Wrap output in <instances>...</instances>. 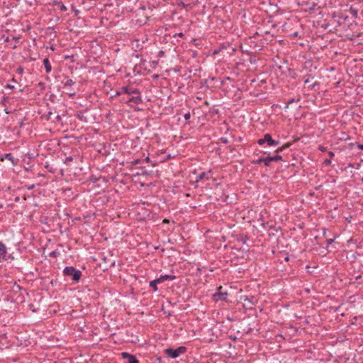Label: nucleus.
<instances>
[{"label": "nucleus", "mask_w": 363, "mask_h": 363, "mask_svg": "<svg viewBox=\"0 0 363 363\" xmlns=\"http://www.w3.org/2000/svg\"><path fill=\"white\" fill-rule=\"evenodd\" d=\"M353 23H354V20L349 17L347 11L334 12L332 14L331 18L328 23L323 25V27L325 29H328L329 27H332L335 30H337L338 28L346 30L349 28L353 24Z\"/></svg>", "instance_id": "nucleus-1"}, {"label": "nucleus", "mask_w": 363, "mask_h": 363, "mask_svg": "<svg viewBox=\"0 0 363 363\" xmlns=\"http://www.w3.org/2000/svg\"><path fill=\"white\" fill-rule=\"evenodd\" d=\"M122 94H128L129 96H131L128 99L122 98L121 100L122 102H125L126 104L133 103L135 104H139L143 102L140 91L136 88L130 87L129 86H122L119 91H116V95L119 96Z\"/></svg>", "instance_id": "nucleus-2"}, {"label": "nucleus", "mask_w": 363, "mask_h": 363, "mask_svg": "<svg viewBox=\"0 0 363 363\" xmlns=\"http://www.w3.org/2000/svg\"><path fill=\"white\" fill-rule=\"evenodd\" d=\"M64 275L71 278L74 282H78L82 277V272L74 267H66L63 270Z\"/></svg>", "instance_id": "nucleus-3"}, {"label": "nucleus", "mask_w": 363, "mask_h": 363, "mask_svg": "<svg viewBox=\"0 0 363 363\" xmlns=\"http://www.w3.org/2000/svg\"><path fill=\"white\" fill-rule=\"evenodd\" d=\"M187 349L184 346H180L177 349L167 348L164 350V354L168 357L176 359L179 357L181 354H184L186 352Z\"/></svg>", "instance_id": "nucleus-4"}, {"label": "nucleus", "mask_w": 363, "mask_h": 363, "mask_svg": "<svg viewBox=\"0 0 363 363\" xmlns=\"http://www.w3.org/2000/svg\"><path fill=\"white\" fill-rule=\"evenodd\" d=\"M264 143H267V145L269 147H274L278 145L280 142L279 140H274L269 133H266L264 135L262 138H260L257 140V144L259 145H262Z\"/></svg>", "instance_id": "nucleus-5"}, {"label": "nucleus", "mask_w": 363, "mask_h": 363, "mask_svg": "<svg viewBox=\"0 0 363 363\" xmlns=\"http://www.w3.org/2000/svg\"><path fill=\"white\" fill-rule=\"evenodd\" d=\"M240 300L243 301L245 307L252 308L257 303V298L254 296H241Z\"/></svg>", "instance_id": "nucleus-6"}, {"label": "nucleus", "mask_w": 363, "mask_h": 363, "mask_svg": "<svg viewBox=\"0 0 363 363\" xmlns=\"http://www.w3.org/2000/svg\"><path fill=\"white\" fill-rule=\"evenodd\" d=\"M227 291H222V286L218 288V291L213 294V300L216 301H226L228 298Z\"/></svg>", "instance_id": "nucleus-7"}, {"label": "nucleus", "mask_w": 363, "mask_h": 363, "mask_svg": "<svg viewBox=\"0 0 363 363\" xmlns=\"http://www.w3.org/2000/svg\"><path fill=\"white\" fill-rule=\"evenodd\" d=\"M8 160L11 162L13 166L16 165L19 161L18 158H15L11 153H6L1 158V161H4V160Z\"/></svg>", "instance_id": "nucleus-8"}, {"label": "nucleus", "mask_w": 363, "mask_h": 363, "mask_svg": "<svg viewBox=\"0 0 363 363\" xmlns=\"http://www.w3.org/2000/svg\"><path fill=\"white\" fill-rule=\"evenodd\" d=\"M251 163L252 164H259L261 163H264L265 167H270V160H269V157H260L257 160H253Z\"/></svg>", "instance_id": "nucleus-9"}, {"label": "nucleus", "mask_w": 363, "mask_h": 363, "mask_svg": "<svg viewBox=\"0 0 363 363\" xmlns=\"http://www.w3.org/2000/svg\"><path fill=\"white\" fill-rule=\"evenodd\" d=\"M121 356L123 358L127 359L128 363H139L137 358L131 354H129L128 352H122Z\"/></svg>", "instance_id": "nucleus-10"}, {"label": "nucleus", "mask_w": 363, "mask_h": 363, "mask_svg": "<svg viewBox=\"0 0 363 363\" xmlns=\"http://www.w3.org/2000/svg\"><path fill=\"white\" fill-rule=\"evenodd\" d=\"M302 4H305L306 6V10L308 11H315L320 7L318 6V4L315 1H303Z\"/></svg>", "instance_id": "nucleus-11"}, {"label": "nucleus", "mask_w": 363, "mask_h": 363, "mask_svg": "<svg viewBox=\"0 0 363 363\" xmlns=\"http://www.w3.org/2000/svg\"><path fill=\"white\" fill-rule=\"evenodd\" d=\"M6 247L1 241H0V261L6 259Z\"/></svg>", "instance_id": "nucleus-12"}, {"label": "nucleus", "mask_w": 363, "mask_h": 363, "mask_svg": "<svg viewBox=\"0 0 363 363\" xmlns=\"http://www.w3.org/2000/svg\"><path fill=\"white\" fill-rule=\"evenodd\" d=\"M211 173H212L211 170H209L208 172H201L196 177V182H199L203 180V179H206L207 180H208L209 175L211 174Z\"/></svg>", "instance_id": "nucleus-13"}, {"label": "nucleus", "mask_w": 363, "mask_h": 363, "mask_svg": "<svg viewBox=\"0 0 363 363\" xmlns=\"http://www.w3.org/2000/svg\"><path fill=\"white\" fill-rule=\"evenodd\" d=\"M104 262L105 264H106V269H108V268H111L114 267L116 261L114 259L112 258V256H111L109 258L104 257Z\"/></svg>", "instance_id": "nucleus-14"}, {"label": "nucleus", "mask_w": 363, "mask_h": 363, "mask_svg": "<svg viewBox=\"0 0 363 363\" xmlns=\"http://www.w3.org/2000/svg\"><path fill=\"white\" fill-rule=\"evenodd\" d=\"M63 88L65 89H69L75 84V82H74L72 79L66 78L65 81H62Z\"/></svg>", "instance_id": "nucleus-15"}, {"label": "nucleus", "mask_w": 363, "mask_h": 363, "mask_svg": "<svg viewBox=\"0 0 363 363\" xmlns=\"http://www.w3.org/2000/svg\"><path fill=\"white\" fill-rule=\"evenodd\" d=\"M176 279V276L173 274H165L162 275L160 277L158 278L159 281L161 283L165 281L167 279L169 280H174Z\"/></svg>", "instance_id": "nucleus-16"}, {"label": "nucleus", "mask_w": 363, "mask_h": 363, "mask_svg": "<svg viewBox=\"0 0 363 363\" xmlns=\"http://www.w3.org/2000/svg\"><path fill=\"white\" fill-rule=\"evenodd\" d=\"M43 65L45 69L46 73H50L52 71V66L48 58H45L43 60Z\"/></svg>", "instance_id": "nucleus-17"}, {"label": "nucleus", "mask_w": 363, "mask_h": 363, "mask_svg": "<svg viewBox=\"0 0 363 363\" xmlns=\"http://www.w3.org/2000/svg\"><path fill=\"white\" fill-rule=\"evenodd\" d=\"M158 284H160V282L159 281V279H158V278H157V279H155V280H153V281H151L150 282V288H151L154 291H157L158 290L157 286V285Z\"/></svg>", "instance_id": "nucleus-18"}, {"label": "nucleus", "mask_w": 363, "mask_h": 363, "mask_svg": "<svg viewBox=\"0 0 363 363\" xmlns=\"http://www.w3.org/2000/svg\"><path fill=\"white\" fill-rule=\"evenodd\" d=\"M269 160H270V163L272 162H279V161H282L283 160V157L281 155H274V156H272V157H269Z\"/></svg>", "instance_id": "nucleus-19"}, {"label": "nucleus", "mask_w": 363, "mask_h": 363, "mask_svg": "<svg viewBox=\"0 0 363 363\" xmlns=\"http://www.w3.org/2000/svg\"><path fill=\"white\" fill-rule=\"evenodd\" d=\"M350 13L353 18H357V16H358V11L357 9H354V8H352L351 7L347 11V13Z\"/></svg>", "instance_id": "nucleus-20"}, {"label": "nucleus", "mask_w": 363, "mask_h": 363, "mask_svg": "<svg viewBox=\"0 0 363 363\" xmlns=\"http://www.w3.org/2000/svg\"><path fill=\"white\" fill-rule=\"evenodd\" d=\"M67 90L69 91V92H67V94L69 95V96L70 98L73 99L76 95V91L72 87H71L69 89H67Z\"/></svg>", "instance_id": "nucleus-21"}, {"label": "nucleus", "mask_w": 363, "mask_h": 363, "mask_svg": "<svg viewBox=\"0 0 363 363\" xmlns=\"http://www.w3.org/2000/svg\"><path fill=\"white\" fill-rule=\"evenodd\" d=\"M289 146H290L289 143H286L282 147L277 148L275 150V152L279 153V152H282L284 150H285L286 148L289 147Z\"/></svg>", "instance_id": "nucleus-22"}, {"label": "nucleus", "mask_w": 363, "mask_h": 363, "mask_svg": "<svg viewBox=\"0 0 363 363\" xmlns=\"http://www.w3.org/2000/svg\"><path fill=\"white\" fill-rule=\"evenodd\" d=\"M359 36H360L359 33H358L357 35H355L354 33H352L351 35L350 34H347V38L350 39V40H354L355 37H359Z\"/></svg>", "instance_id": "nucleus-23"}, {"label": "nucleus", "mask_w": 363, "mask_h": 363, "mask_svg": "<svg viewBox=\"0 0 363 363\" xmlns=\"http://www.w3.org/2000/svg\"><path fill=\"white\" fill-rule=\"evenodd\" d=\"M77 118L79 119L80 121H84V112L80 111V112L77 113Z\"/></svg>", "instance_id": "nucleus-24"}, {"label": "nucleus", "mask_w": 363, "mask_h": 363, "mask_svg": "<svg viewBox=\"0 0 363 363\" xmlns=\"http://www.w3.org/2000/svg\"><path fill=\"white\" fill-rule=\"evenodd\" d=\"M23 68L22 67H18L17 69H16V72L20 74V75H22L23 73Z\"/></svg>", "instance_id": "nucleus-25"}, {"label": "nucleus", "mask_w": 363, "mask_h": 363, "mask_svg": "<svg viewBox=\"0 0 363 363\" xmlns=\"http://www.w3.org/2000/svg\"><path fill=\"white\" fill-rule=\"evenodd\" d=\"M323 164L326 166H329L331 164V160L330 159H325L323 162Z\"/></svg>", "instance_id": "nucleus-26"}, {"label": "nucleus", "mask_w": 363, "mask_h": 363, "mask_svg": "<svg viewBox=\"0 0 363 363\" xmlns=\"http://www.w3.org/2000/svg\"><path fill=\"white\" fill-rule=\"evenodd\" d=\"M184 117L185 120H186V121L189 120V119H190V118H191V113H190V112H187V113H186L184 115Z\"/></svg>", "instance_id": "nucleus-27"}, {"label": "nucleus", "mask_w": 363, "mask_h": 363, "mask_svg": "<svg viewBox=\"0 0 363 363\" xmlns=\"http://www.w3.org/2000/svg\"><path fill=\"white\" fill-rule=\"evenodd\" d=\"M140 160L137 159V160H134L133 161H132L131 164L133 165H137V164H140Z\"/></svg>", "instance_id": "nucleus-28"}, {"label": "nucleus", "mask_w": 363, "mask_h": 363, "mask_svg": "<svg viewBox=\"0 0 363 363\" xmlns=\"http://www.w3.org/2000/svg\"><path fill=\"white\" fill-rule=\"evenodd\" d=\"M177 37H179V38H183V37H184V34H183L182 33H176V34H174V36H173V37H174V38H175V37H177Z\"/></svg>", "instance_id": "nucleus-29"}, {"label": "nucleus", "mask_w": 363, "mask_h": 363, "mask_svg": "<svg viewBox=\"0 0 363 363\" xmlns=\"http://www.w3.org/2000/svg\"><path fill=\"white\" fill-rule=\"evenodd\" d=\"M5 87L7 88V89H14V86L13 85H11L10 84H6Z\"/></svg>", "instance_id": "nucleus-30"}, {"label": "nucleus", "mask_w": 363, "mask_h": 363, "mask_svg": "<svg viewBox=\"0 0 363 363\" xmlns=\"http://www.w3.org/2000/svg\"><path fill=\"white\" fill-rule=\"evenodd\" d=\"M60 10L61 11H66L67 10V7L62 4L61 6H60Z\"/></svg>", "instance_id": "nucleus-31"}, {"label": "nucleus", "mask_w": 363, "mask_h": 363, "mask_svg": "<svg viewBox=\"0 0 363 363\" xmlns=\"http://www.w3.org/2000/svg\"><path fill=\"white\" fill-rule=\"evenodd\" d=\"M72 160H73L72 157L69 156V157H66V159H65V162L67 163V162H71V161H72Z\"/></svg>", "instance_id": "nucleus-32"}, {"label": "nucleus", "mask_w": 363, "mask_h": 363, "mask_svg": "<svg viewBox=\"0 0 363 363\" xmlns=\"http://www.w3.org/2000/svg\"><path fill=\"white\" fill-rule=\"evenodd\" d=\"M294 101H295V100H294V99H291V100H289V101L287 102V104H286V108H288V107H289V106L291 104L294 103Z\"/></svg>", "instance_id": "nucleus-33"}, {"label": "nucleus", "mask_w": 363, "mask_h": 363, "mask_svg": "<svg viewBox=\"0 0 363 363\" xmlns=\"http://www.w3.org/2000/svg\"><path fill=\"white\" fill-rule=\"evenodd\" d=\"M318 149L322 151V152H325L326 150V147H323V146H319Z\"/></svg>", "instance_id": "nucleus-34"}, {"label": "nucleus", "mask_w": 363, "mask_h": 363, "mask_svg": "<svg viewBox=\"0 0 363 363\" xmlns=\"http://www.w3.org/2000/svg\"><path fill=\"white\" fill-rule=\"evenodd\" d=\"M328 155L330 157V158H332L335 156V154L333 151H329Z\"/></svg>", "instance_id": "nucleus-35"}, {"label": "nucleus", "mask_w": 363, "mask_h": 363, "mask_svg": "<svg viewBox=\"0 0 363 363\" xmlns=\"http://www.w3.org/2000/svg\"><path fill=\"white\" fill-rule=\"evenodd\" d=\"M309 82H310V81H309V77H308L307 78H306V79H305V80H304V83H305V84H308V83H309Z\"/></svg>", "instance_id": "nucleus-36"}, {"label": "nucleus", "mask_w": 363, "mask_h": 363, "mask_svg": "<svg viewBox=\"0 0 363 363\" xmlns=\"http://www.w3.org/2000/svg\"><path fill=\"white\" fill-rule=\"evenodd\" d=\"M50 255L51 257H56V252H52L50 253Z\"/></svg>", "instance_id": "nucleus-37"}, {"label": "nucleus", "mask_w": 363, "mask_h": 363, "mask_svg": "<svg viewBox=\"0 0 363 363\" xmlns=\"http://www.w3.org/2000/svg\"><path fill=\"white\" fill-rule=\"evenodd\" d=\"M347 167H354V164H353V163L350 162V163H348Z\"/></svg>", "instance_id": "nucleus-38"}, {"label": "nucleus", "mask_w": 363, "mask_h": 363, "mask_svg": "<svg viewBox=\"0 0 363 363\" xmlns=\"http://www.w3.org/2000/svg\"><path fill=\"white\" fill-rule=\"evenodd\" d=\"M328 244H331L333 242V239H330L327 240Z\"/></svg>", "instance_id": "nucleus-39"}, {"label": "nucleus", "mask_w": 363, "mask_h": 363, "mask_svg": "<svg viewBox=\"0 0 363 363\" xmlns=\"http://www.w3.org/2000/svg\"><path fill=\"white\" fill-rule=\"evenodd\" d=\"M56 119H57L58 121H60L61 120V116H59V115H58V116H56Z\"/></svg>", "instance_id": "nucleus-40"}, {"label": "nucleus", "mask_w": 363, "mask_h": 363, "mask_svg": "<svg viewBox=\"0 0 363 363\" xmlns=\"http://www.w3.org/2000/svg\"><path fill=\"white\" fill-rule=\"evenodd\" d=\"M358 148L363 150V145H357Z\"/></svg>", "instance_id": "nucleus-41"}, {"label": "nucleus", "mask_w": 363, "mask_h": 363, "mask_svg": "<svg viewBox=\"0 0 363 363\" xmlns=\"http://www.w3.org/2000/svg\"><path fill=\"white\" fill-rule=\"evenodd\" d=\"M319 83L318 82H315L313 84V87H315V86L318 85Z\"/></svg>", "instance_id": "nucleus-42"}, {"label": "nucleus", "mask_w": 363, "mask_h": 363, "mask_svg": "<svg viewBox=\"0 0 363 363\" xmlns=\"http://www.w3.org/2000/svg\"><path fill=\"white\" fill-rule=\"evenodd\" d=\"M362 279V276L361 275H358L356 277V279L358 280V279Z\"/></svg>", "instance_id": "nucleus-43"}, {"label": "nucleus", "mask_w": 363, "mask_h": 363, "mask_svg": "<svg viewBox=\"0 0 363 363\" xmlns=\"http://www.w3.org/2000/svg\"><path fill=\"white\" fill-rule=\"evenodd\" d=\"M7 100V98H4L2 101V104H4L5 101Z\"/></svg>", "instance_id": "nucleus-44"}, {"label": "nucleus", "mask_w": 363, "mask_h": 363, "mask_svg": "<svg viewBox=\"0 0 363 363\" xmlns=\"http://www.w3.org/2000/svg\"><path fill=\"white\" fill-rule=\"evenodd\" d=\"M11 82H14V83L17 82V81L15 78H12Z\"/></svg>", "instance_id": "nucleus-45"}, {"label": "nucleus", "mask_w": 363, "mask_h": 363, "mask_svg": "<svg viewBox=\"0 0 363 363\" xmlns=\"http://www.w3.org/2000/svg\"><path fill=\"white\" fill-rule=\"evenodd\" d=\"M18 39H19V38H18V37H13V40H16H16H18Z\"/></svg>", "instance_id": "nucleus-46"}, {"label": "nucleus", "mask_w": 363, "mask_h": 363, "mask_svg": "<svg viewBox=\"0 0 363 363\" xmlns=\"http://www.w3.org/2000/svg\"><path fill=\"white\" fill-rule=\"evenodd\" d=\"M308 64H311V61H307V62H306V63H305L306 66Z\"/></svg>", "instance_id": "nucleus-47"}, {"label": "nucleus", "mask_w": 363, "mask_h": 363, "mask_svg": "<svg viewBox=\"0 0 363 363\" xmlns=\"http://www.w3.org/2000/svg\"><path fill=\"white\" fill-rule=\"evenodd\" d=\"M145 160H146L147 162H148V161L150 160V158H149L148 157H147L145 158Z\"/></svg>", "instance_id": "nucleus-48"}, {"label": "nucleus", "mask_w": 363, "mask_h": 363, "mask_svg": "<svg viewBox=\"0 0 363 363\" xmlns=\"http://www.w3.org/2000/svg\"><path fill=\"white\" fill-rule=\"evenodd\" d=\"M5 112H6V113H9L7 108L5 109Z\"/></svg>", "instance_id": "nucleus-49"}, {"label": "nucleus", "mask_w": 363, "mask_h": 363, "mask_svg": "<svg viewBox=\"0 0 363 363\" xmlns=\"http://www.w3.org/2000/svg\"><path fill=\"white\" fill-rule=\"evenodd\" d=\"M223 142L227 143V139L225 138V140H223Z\"/></svg>", "instance_id": "nucleus-50"}, {"label": "nucleus", "mask_w": 363, "mask_h": 363, "mask_svg": "<svg viewBox=\"0 0 363 363\" xmlns=\"http://www.w3.org/2000/svg\"><path fill=\"white\" fill-rule=\"evenodd\" d=\"M33 186H31L29 187V189H33Z\"/></svg>", "instance_id": "nucleus-51"}, {"label": "nucleus", "mask_w": 363, "mask_h": 363, "mask_svg": "<svg viewBox=\"0 0 363 363\" xmlns=\"http://www.w3.org/2000/svg\"><path fill=\"white\" fill-rule=\"evenodd\" d=\"M163 52L160 51V55H162Z\"/></svg>", "instance_id": "nucleus-52"}, {"label": "nucleus", "mask_w": 363, "mask_h": 363, "mask_svg": "<svg viewBox=\"0 0 363 363\" xmlns=\"http://www.w3.org/2000/svg\"><path fill=\"white\" fill-rule=\"evenodd\" d=\"M163 52L160 51V55H162Z\"/></svg>", "instance_id": "nucleus-53"}]
</instances>
